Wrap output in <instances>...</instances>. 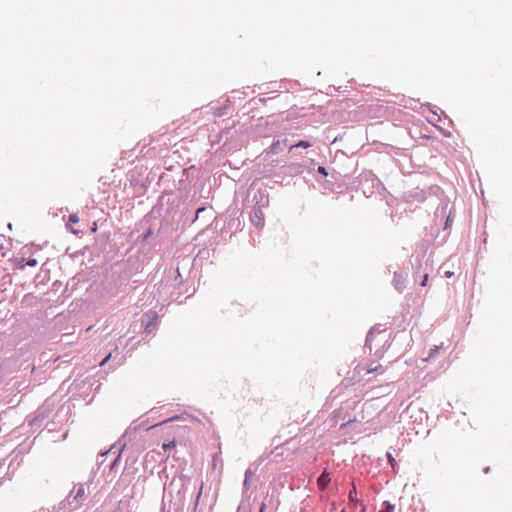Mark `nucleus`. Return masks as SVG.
Returning a JSON list of instances; mask_svg holds the SVG:
<instances>
[{
    "label": "nucleus",
    "instance_id": "f257e3e1",
    "mask_svg": "<svg viewBox=\"0 0 512 512\" xmlns=\"http://www.w3.org/2000/svg\"><path fill=\"white\" fill-rule=\"evenodd\" d=\"M234 202H241V209L251 208L249 220L252 226L261 230L265 226V216L262 208L269 206V195L266 191L255 187L240 185L235 190Z\"/></svg>",
    "mask_w": 512,
    "mask_h": 512
},
{
    "label": "nucleus",
    "instance_id": "f03ea898",
    "mask_svg": "<svg viewBox=\"0 0 512 512\" xmlns=\"http://www.w3.org/2000/svg\"><path fill=\"white\" fill-rule=\"evenodd\" d=\"M353 185L367 198L371 197L376 190L385 189L383 183L371 170H363L354 178Z\"/></svg>",
    "mask_w": 512,
    "mask_h": 512
},
{
    "label": "nucleus",
    "instance_id": "7ed1b4c3",
    "mask_svg": "<svg viewBox=\"0 0 512 512\" xmlns=\"http://www.w3.org/2000/svg\"><path fill=\"white\" fill-rule=\"evenodd\" d=\"M442 193V189L438 185H431L426 188L415 187L404 192L402 198L407 204H420L425 202L430 196H438Z\"/></svg>",
    "mask_w": 512,
    "mask_h": 512
},
{
    "label": "nucleus",
    "instance_id": "20e7f679",
    "mask_svg": "<svg viewBox=\"0 0 512 512\" xmlns=\"http://www.w3.org/2000/svg\"><path fill=\"white\" fill-rule=\"evenodd\" d=\"M279 121L275 116H269L267 119H260L256 127L255 135L257 137H275L279 132Z\"/></svg>",
    "mask_w": 512,
    "mask_h": 512
},
{
    "label": "nucleus",
    "instance_id": "39448f33",
    "mask_svg": "<svg viewBox=\"0 0 512 512\" xmlns=\"http://www.w3.org/2000/svg\"><path fill=\"white\" fill-rule=\"evenodd\" d=\"M455 217V209L454 207H449L448 201H442L436 211H435V218L445 220L443 225V230H447L452 226V223L454 221Z\"/></svg>",
    "mask_w": 512,
    "mask_h": 512
},
{
    "label": "nucleus",
    "instance_id": "423d86ee",
    "mask_svg": "<svg viewBox=\"0 0 512 512\" xmlns=\"http://www.w3.org/2000/svg\"><path fill=\"white\" fill-rule=\"evenodd\" d=\"M315 178V180L324 188L330 191L334 190V184L332 180L329 179H335L334 172L330 173L326 167L324 166H317L315 168L314 174H312Z\"/></svg>",
    "mask_w": 512,
    "mask_h": 512
},
{
    "label": "nucleus",
    "instance_id": "0eeeda50",
    "mask_svg": "<svg viewBox=\"0 0 512 512\" xmlns=\"http://www.w3.org/2000/svg\"><path fill=\"white\" fill-rule=\"evenodd\" d=\"M238 206V203H236ZM243 210L241 208L236 207L230 214V219L226 223V233L230 232L231 234L242 230L244 227V221L241 219Z\"/></svg>",
    "mask_w": 512,
    "mask_h": 512
},
{
    "label": "nucleus",
    "instance_id": "6e6552de",
    "mask_svg": "<svg viewBox=\"0 0 512 512\" xmlns=\"http://www.w3.org/2000/svg\"><path fill=\"white\" fill-rule=\"evenodd\" d=\"M412 276L415 282L419 281L420 286L425 287L429 277L427 261H418L413 268Z\"/></svg>",
    "mask_w": 512,
    "mask_h": 512
},
{
    "label": "nucleus",
    "instance_id": "1a4fd4ad",
    "mask_svg": "<svg viewBox=\"0 0 512 512\" xmlns=\"http://www.w3.org/2000/svg\"><path fill=\"white\" fill-rule=\"evenodd\" d=\"M286 147L289 148L288 137L278 136V138H276L275 136L272 144L266 148L263 153H265L266 157L269 155H276L282 152Z\"/></svg>",
    "mask_w": 512,
    "mask_h": 512
},
{
    "label": "nucleus",
    "instance_id": "9d476101",
    "mask_svg": "<svg viewBox=\"0 0 512 512\" xmlns=\"http://www.w3.org/2000/svg\"><path fill=\"white\" fill-rule=\"evenodd\" d=\"M317 166V163L314 159L308 158L305 159L302 163H291L288 165V169L295 173H302L304 171L308 172L309 174H314L315 168Z\"/></svg>",
    "mask_w": 512,
    "mask_h": 512
},
{
    "label": "nucleus",
    "instance_id": "9b49d317",
    "mask_svg": "<svg viewBox=\"0 0 512 512\" xmlns=\"http://www.w3.org/2000/svg\"><path fill=\"white\" fill-rule=\"evenodd\" d=\"M313 146V143L308 141V140H300L298 142H295V143H290L289 142V149H288V153L290 155L291 158H294V157H299L302 155L301 151L302 149H308L310 147Z\"/></svg>",
    "mask_w": 512,
    "mask_h": 512
},
{
    "label": "nucleus",
    "instance_id": "f8f14e48",
    "mask_svg": "<svg viewBox=\"0 0 512 512\" xmlns=\"http://www.w3.org/2000/svg\"><path fill=\"white\" fill-rule=\"evenodd\" d=\"M407 273L404 271H395L393 274L392 285L399 292L402 293L406 288Z\"/></svg>",
    "mask_w": 512,
    "mask_h": 512
},
{
    "label": "nucleus",
    "instance_id": "ddd939ff",
    "mask_svg": "<svg viewBox=\"0 0 512 512\" xmlns=\"http://www.w3.org/2000/svg\"><path fill=\"white\" fill-rule=\"evenodd\" d=\"M425 106L429 108V110H430V112L432 114L431 117L427 118L428 123H430L431 125L435 126L441 132V134L443 136L450 137L451 133L449 131H446V130L442 129L441 127H439L437 125V123L441 121V116L436 111H434L432 109V105L430 103L425 104Z\"/></svg>",
    "mask_w": 512,
    "mask_h": 512
},
{
    "label": "nucleus",
    "instance_id": "4468645a",
    "mask_svg": "<svg viewBox=\"0 0 512 512\" xmlns=\"http://www.w3.org/2000/svg\"><path fill=\"white\" fill-rule=\"evenodd\" d=\"M244 96L245 92L240 90H232L230 92V95L226 96V114L228 113L230 105H234L236 99L242 101L244 99Z\"/></svg>",
    "mask_w": 512,
    "mask_h": 512
},
{
    "label": "nucleus",
    "instance_id": "2eb2a0df",
    "mask_svg": "<svg viewBox=\"0 0 512 512\" xmlns=\"http://www.w3.org/2000/svg\"><path fill=\"white\" fill-rule=\"evenodd\" d=\"M237 133V130L233 131V127H226V140L228 139V136L233 137V134ZM239 143L233 145L232 147L228 148V142L226 141V153L231 149H237L238 147H241L245 141V134L241 132L239 139L237 140Z\"/></svg>",
    "mask_w": 512,
    "mask_h": 512
},
{
    "label": "nucleus",
    "instance_id": "dca6fc26",
    "mask_svg": "<svg viewBox=\"0 0 512 512\" xmlns=\"http://www.w3.org/2000/svg\"><path fill=\"white\" fill-rule=\"evenodd\" d=\"M331 481L330 479V474L329 472L327 471V469H324V471L319 475V477L317 478V485H318V488L321 490V491H324L329 482Z\"/></svg>",
    "mask_w": 512,
    "mask_h": 512
},
{
    "label": "nucleus",
    "instance_id": "f3484780",
    "mask_svg": "<svg viewBox=\"0 0 512 512\" xmlns=\"http://www.w3.org/2000/svg\"><path fill=\"white\" fill-rule=\"evenodd\" d=\"M256 471H257V466H254L252 464L249 465V467L246 469L245 475H244V481H243V488L245 490L249 489L251 478L256 473Z\"/></svg>",
    "mask_w": 512,
    "mask_h": 512
},
{
    "label": "nucleus",
    "instance_id": "a211bd4d",
    "mask_svg": "<svg viewBox=\"0 0 512 512\" xmlns=\"http://www.w3.org/2000/svg\"><path fill=\"white\" fill-rule=\"evenodd\" d=\"M343 415H344V411H343L342 407L334 410L331 418L329 419L330 426H336L338 424L339 420L341 421V418L343 417Z\"/></svg>",
    "mask_w": 512,
    "mask_h": 512
},
{
    "label": "nucleus",
    "instance_id": "6ab92c4d",
    "mask_svg": "<svg viewBox=\"0 0 512 512\" xmlns=\"http://www.w3.org/2000/svg\"><path fill=\"white\" fill-rule=\"evenodd\" d=\"M382 332L381 330H379L376 326L372 327L369 332L367 333L366 335V340H365V347L369 348L370 350H372V341H373V338H374V333L375 332Z\"/></svg>",
    "mask_w": 512,
    "mask_h": 512
},
{
    "label": "nucleus",
    "instance_id": "aec40b11",
    "mask_svg": "<svg viewBox=\"0 0 512 512\" xmlns=\"http://www.w3.org/2000/svg\"><path fill=\"white\" fill-rule=\"evenodd\" d=\"M356 421V417H352L351 415H343V417L341 418V423L339 424V428L340 429H343L345 428L346 426L354 423Z\"/></svg>",
    "mask_w": 512,
    "mask_h": 512
},
{
    "label": "nucleus",
    "instance_id": "412c9836",
    "mask_svg": "<svg viewBox=\"0 0 512 512\" xmlns=\"http://www.w3.org/2000/svg\"><path fill=\"white\" fill-rule=\"evenodd\" d=\"M442 349V346L441 345H434L432 346L429 350H428V353H427V356L426 358L424 359L425 361H428V360H431L433 358H435V356L439 353V351Z\"/></svg>",
    "mask_w": 512,
    "mask_h": 512
},
{
    "label": "nucleus",
    "instance_id": "4be33fe9",
    "mask_svg": "<svg viewBox=\"0 0 512 512\" xmlns=\"http://www.w3.org/2000/svg\"><path fill=\"white\" fill-rule=\"evenodd\" d=\"M395 506L389 501H384L379 512H394Z\"/></svg>",
    "mask_w": 512,
    "mask_h": 512
},
{
    "label": "nucleus",
    "instance_id": "5701e85b",
    "mask_svg": "<svg viewBox=\"0 0 512 512\" xmlns=\"http://www.w3.org/2000/svg\"><path fill=\"white\" fill-rule=\"evenodd\" d=\"M386 457H387V461H388L389 465L391 466L392 470L394 472H396L397 462H396L395 458L392 456V454L390 452L387 453Z\"/></svg>",
    "mask_w": 512,
    "mask_h": 512
},
{
    "label": "nucleus",
    "instance_id": "b1692460",
    "mask_svg": "<svg viewBox=\"0 0 512 512\" xmlns=\"http://www.w3.org/2000/svg\"><path fill=\"white\" fill-rule=\"evenodd\" d=\"M84 495H85V489H84V487H83V486H80V487L76 490L74 498H75V499H80V498H82Z\"/></svg>",
    "mask_w": 512,
    "mask_h": 512
},
{
    "label": "nucleus",
    "instance_id": "393cba45",
    "mask_svg": "<svg viewBox=\"0 0 512 512\" xmlns=\"http://www.w3.org/2000/svg\"><path fill=\"white\" fill-rule=\"evenodd\" d=\"M356 494V487L354 485V483H352V489L350 490L349 492V500L352 501V502H355V501H358L357 499H355L354 495Z\"/></svg>",
    "mask_w": 512,
    "mask_h": 512
},
{
    "label": "nucleus",
    "instance_id": "a878e982",
    "mask_svg": "<svg viewBox=\"0 0 512 512\" xmlns=\"http://www.w3.org/2000/svg\"><path fill=\"white\" fill-rule=\"evenodd\" d=\"M79 222V218L76 214H71L69 216V224L70 225H74V224H77Z\"/></svg>",
    "mask_w": 512,
    "mask_h": 512
},
{
    "label": "nucleus",
    "instance_id": "bb28decb",
    "mask_svg": "<svg viewBox=\"0 0 512 512\" xmlns=\"http://www.w3.org/2000/svg\"><path fill=\"white\" fill-rule=\"evenodd\" d=\"M175 445H176L175 441H170L169 443L163 444V449L174 448Z\"/></svg>",
    "mask_w": 512,
    "mask_h": 512
},
{
    "label": "nucleus",
    "instance_id": "cd10ccee",
    "mask_svg": "<svg viewBox=\"0 0 512 512\" xmlns=\"http://www.w3.org/2000/svg\"><path fill=\"white\" fill-rule=\"evenodd\" d=\"M26 264L28 266L34 267V266L37 265V260L36 259H30V260H28V262Z\"/></svg>",
    "mask_w": 512,
    "mask_h": 512
},
{
    "label": "nucleus",
    "instance_id": "c85d7f7f",
    "mask_svg": "<svg viewBox=\"0 0 512 512\" xmlns=\"http://www.w3.org/2000/svg\"><path fill=\"white\" fill-rule=\"evenodd\" d=\"M453 275H454V272H452V271H446L444 273V277H446V278H451Z\"/></svg>",
    "mask_w": 512,
    "mask_h": 512
},
{
    "label": "nucleus",
    "instance_id": "c756f323",
    "mask_svg": "<svg viewBox=\"0 0 512 512\" xmlns=\"http://www.w3.org/2000/svg\"><path fill=\"white\" fill-rule=\"evenodd\" d=\"M111 355L109 354L103 361L100 363L101 366L105 365V363L110 359Z\"/></svg>",
    "mask_w": 512,
    "mask_h": 512
},
{
    "label": "nucleus",
    "instance_id": "7c9ffc66",
    "mask_svg": "<svg viewBox=\"0 0 512 512\" xmlns=\"http://www.w3.org/2000/svg\"><path fill=\"white\" fill-rule=\"evenodd\" d=\"M266 508V504L263 502L260 506L259 512H264Z\"/></svg>",
    "mask_w": 512,
    "mask_h": 512
},
{
    "label": "nucleus",
    "instance_id": "2f4dec72",
    "mask_svg": "<svg viewBox=\"0 0 512 512\" xmlns=\"http://www.w3.org/2000/svg\"><path fill=\"white\" fill-rule=\"evenodd\" d=\"M483 472H484L485 474H488V473L490 472V467H486V468H484Z\"/></svg>",
    "mask_w": 512,
    "mask_h": 512
},
{
    "label": "nucleus",
    "instance_id": "473e14b6",
    "mask_svg": "<svg viewBox=\"0 0 512 512\" xmlns=\"http://www.w3.org/2000/svg\"><path fill=\"white\" fill-rule=\"evenodd\" d=\"M333 512H336V509H335V508L333 509Z\"/></svg>",
    "mask_w": 512,
    "mask_h": 512
}]
</instances>
